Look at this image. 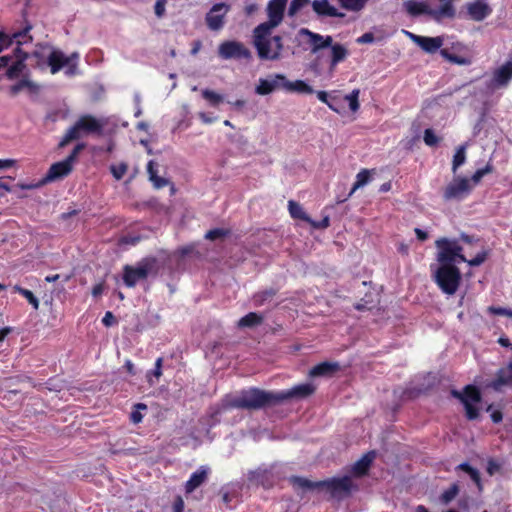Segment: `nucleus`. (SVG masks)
<instances>
[{
  "mask_svg": "<svg viewBox=\"0 0 512 512\" xmlns=\"http://www.w3.org/2000/svg\"><path fill=\"white\" fill-rule=\"evenodd\" d=\"M291 482L294 486H298L302 489H323V484H321V481L313 482L303 477H293Z\"/></svg>",
  "mask_w": 512,
  "mask_h": 512,
  "instance_id": "nucleus-40",
  "label": "nucleus"
},
{
  "mask_svg": "<svg viewBox=\"0 0 512 512\" xmlns=\"http://www.w3.org/2000/svg\"><path fill=\"white\" fill-rule=\"evenodd\" d=\"M86 148V144L84 142L78 143L75 145L71 153L64 159L68 162L72 167H74L75 162L77 161L78 155L81 151Z\"/></svg>",
  "mask_w": 512,
  "mask_h": 512,
  "instance_id": "nucleus-50",
  "label": "nucleus"
},
{
  "mask_svg": "<svg viewBox=\"0 0 512 512\" xmlns=\"http://www.w3.org/2000/svg\"><path fill=\"white\" fill-rule=\"evenodd\" d=\"M330 47L332 52L331 66H336L346 58L348 51L343 45L339 43L334 45L331 44Z\"/></svg>",
  "mask_w": 512,
  "mask_h": 512,
  "instance_id": "nucleus-38",
  "label": "nucleus"
},
{
  "mask_svg": "<svg viewBox=\"0 0 512 512\" xmlns=\"http://www.w3.org/2000/svg\"><path fill=\"white\" fill-rule=\"evenodd\" d=\"M13 290L17 293H19L21 296H23L31 305L32 307L35 309V310H38L39 309V300L38 298L34 295V293L26 288H23L19 285H15L13 287Z\"/></svg>",
  "mask_w": 512,
  "mask_h": 512,
  "instance_id": "nucleus-41",
  "label": "nucleus"
},
{
  "mask_svg": "<svg viewBox=\"0 0 512 512\" xmlns=\"http://www.w3.org/2000/svg\"><path fill=\"white\" fill-rule=\"evenodd\" d=\"M158 164L154 160H150L147 164V173L149 180L157 189L163 188L168 184V180L158 175Z\"/></svg>",
  "mask_w": 512,
  "mask_h": 512,
  "instance_id": "nucleus-29",
  "label": "nucleus"
},
{
  "mask_svg": "<svg viewBox=\"0 0 512 512\" xmlns=\"http://www.w3.org/2000/svg\"><path fill=\"white\" fill-rule=\"evenodd\" d=\"M340 369L339 364L334 362H321L315 365L309 372L312 377L332 376Z\"/></svg>",
  "mask_w": 512,
  "mask_h": 512,
  "instance_id": "nucleus-26",
  "label": "nucleus"
},
{
  "mask_svg": "<svg viewBox=\"0 0 512 512\" xmlns=\"http://www.w3.org/2000/svg\"><path fill=\"white\" fill-rule=\"evenodd\" d=\"M161 267L159 258L155 256L144 257L136 266L125 265L123 267V282L125 286L132 288L137 282L147 279L149 275L156 276Z\"/></svg>",
  "mask_w": 512,
  "mask_h": 512,
  "instance_id": "nucleus-3",
  "label": "nucleus"
},
{
  "mask_svg": "<svg viewBox=\"0 0 512 512\" xmlns=\"http://www.w3.org/2000/svg\"><path fill=\"white\" fill-rule=\"evenodd\" d=\"M313 11L320 17H343L344 14L339 12L329 3V0H313L311 2Z\"/></svg>",
  "mask_w": 512,
  "mask_h": 512,
  "instance_id": "nucleus-21",
  "label": "nucleus"
},
{
  "mask_svg": "<svg viewBox=\"0 0 512 512\" xmlns=\"http://www.w3.org/2000/svg\"><path fill=\"white\" fill-rule=\"evenodd\" d=\"M508 385H512V361L506 367H502L497 371L491 383V386L495 390H499L503 386Z\"/></svg>",
  "mask_w": 512,
  "mask_h": 512,
  "instance_id": "nucleus-23",
  "label": "nucleus"
},
{
  "mask_svg": "<svg viewBox=\"0 0 512 512\" xmlns=\"http://www.w3.org/2000/svg\"><path fill=\"white\" fill-rule=\"evenodd\" d=\"M82 129L81 127L79 126L78 122L76 121L74 123L73 126H71L67 131L66 133L64 134V136L62 137V139L60 140L59 144H58V148H64L65 146H67L70 142L74 141V140H78L80 137H81V133H82Z\"/></svg>",
  "mask_w": 512,
  "mask_h": 512,
  "instance_id": "nucleus-31",
  "label": "nucleus"
},
{
  "mask_svg": "<svg viewBox=\"0 0 512 512\" xmlns=\"http://www.w3.org/2000/svg\"><path fill=\"white\" fill-rule=\"evenodd\" d=\"M199 119L204 123V124H211L213 122L216 121V117L214 116H211L209 115L208 113H205V112H200L199 113Z\"/></svg>",
  "mask_w": 512,
  "mask_h": 512,
  "instance_id": "nucleus-61",
  "label": "nucleus"
},
{
  "mask_svg": "<svg viewBox=\"0 0 512 512\" xmlns=\"http://www.w3.org/2000/svg\"><path fill=\"white\" fill-rule=\"evenodd\" d=\"M219 56L223 59H250L251 52L245 45L238 41H225L218 49Z\"/></svg>",
  "mask_w": 512,
  "mask_h": 512,
  "instance_id": "nucleus-10",
  "label": "nucleus"
},
{
  "mask_svg": "<svg viewBox=\"0 0 512 512\" xmlns=\"http://www.w3.org/2000/svg\"><path fill=\"white\" fill-rule=\"evenodd\" d=\"M104 287H105V284H104L103 281L98 283V284H96V285H94L93 288H92V295L94 297L101 296L103 291H104Z\"/></svg>",
  "mask_w": 512,
  "mask_h": 512,
  "instance_id": "nucleus-62",
  "label": "nucleus"
},
{
  "mask_svg": "<svg viewBox=\"0 0 512 512\" xmlns=\"http://www.w3.org/2000/svg\"><path fill=\"white\" fill-rule=\"evenodd\" d=\"M282 86V82L276 78V74L273 79H260L256 86L255 92L259 95H268L272 93L276 88Z\"/></svg>",
  "mask_w": 512,
  "mask_h": 512,
  "instance_id": "nucleus-28",
  "label": "nucleus"
},
{
  "mask_svg": "<svg viewBox=\"0 0 512 512\" xmlns=\"http://www.w3.org/2000/svg\"><path fill=\"white\" fill-rule=\"evenodd\" d=\"M451 395L462 402L468 420H475L478 418L479 409L475 406V404L481 401V393L476 386L467 385L465 386L463 392H459L453 389L451 390Z\"/></svg>",
  "mask_w": 512,
  "mask_h": 512,
  "instance_id": "nucleus-5",
  "label": "nucleus"
},
{
  "mask_svg": "<svg viewBox=\"0 0 512 512\" xmlns=\"http://www.w3.org/2000/svg\"><path fill=\"white\" fill-rule=\"evenodd\" d=\"M443 4L433 10V19L435 21H441L444 18L452 19L455 17L456 10L453 5L454 0H439Z\"/></svg>",
  "mask_w": 512,
  "mask_h": 512,
  "instance_id": "nucleus-25",
  "label": "nucleus"
},
{
  "mask_svg": "<svg viewBox=\"0 0 512 512\" xmlns=\"http://www.w3.org/2000/svg\"><path fill=\"white\" fill-rule=\"evenodd\" d=\"M317 98L325 103L332 111L336 112V113H340V109L337 107V106H334V102L337 101V97L336 96H330L328 95V93L326 91H318L317 92Z\"/></svg>",
  "mask_w": 512,
  "mask_h": 512,
  "instance_id": "nucleus-46",
  "label": "nucleus"
},
{
  "mask_svg": "<svg viewBox=\"0 0 512 512\" xmlns=\"http://www.w3.org/2000/svg\"><path fill=\"white\" fill-rule=\"evenodd\" d=\"M487 256H488V252L482 251V252L478 253L474 258L467 261V263L469 266H472V267L479 266L485 262V260L487 259Z\"/></svg>",
  "mask_w": 512,
  "mask_h": 512,
  "instance_id": "nucleus-54",
  "label": "nucleus"
},
{
  "mask_svg": "<svg viewBox=\"0 0 512 512\" xmlns=\"http://www.w3.org/2000/svg\"><path fill=\"white\" fill-rule=\"evenodd\" d=\"M323 488L327 489L333 497H346L349 496L352 490H357L349 476L333 477L331 479L322 480Z\"/></svg>",
  "mask_w": 512,
  "mask_h": 512,
  "instance_id": "nucleus-6",
  "label": "nucleus"
},
{
  "mask_svg": "<svg viewBox=\"0 0 512 512\" xmlns=\"http://www.w3.org/2000/svg\"><path fill=\"white\" fill-rule=\"evenodd\" d=\"M272 30L258 25L253 30V45L261 60H278L283 51V39L279 35L272 36Z\"/></svg>",
  "mask_w": 512,
  "mask_h": 512,
  "instance_id": "nucleus-2",
  "label": "nucleus"
},
{
  "mask_svg": "<svg viewBox=\"0 0 512 512\" xmlns=\"http://www.w3.org/2000/svg\"><path fill=\"white\" fill-rule=\"evenodd\" d=\"M456 470H461V471L467 473L470 476L471 480L476 484L478 489L480 491L482 490L481 475H480V472L476 468L472 467L469 463L464 462V463L459 464L456 467Z\"/></svg>",
  "mask_w": 512,
  "mask_h": 512,
  "instance_id": "nucleus-34",
  "label": "nucleus"
},
{
  "mask_svg": "<svg viewBox=\"0 0 512 512\" xmlns=\"http://www.w3.org/2000/svg\"><path fill=\"white\" fill-rule=\"evenodd\" d=\"M490 417L493 423H500L503 419V414L501 410H493L490 414Z\"/></svg>",
  "mask_w": 512,
  "mask_h": 512,
  "instance_id": "nucleus-64",
  "label": "nucleus"
},
{
  "mask_svg": "<svg viewBox=\"0 0 512 512\" xmlns=\"http://www.w3.org/2000/svg\"><path fill=\"white\" fill-rule=\"evenodd\" d=\"M30 29H31V27L27 26L25 29L14 33L12 36H9V35L5 34L4 32L0 31V53L4 49L8 48L13 43L14 40L17 42V44H21L20 38L26 37V35Z\"/></svg>",
  "mask_w": 512,
  "mask_h": 512,
  "instance_id": "nucleus-27",
  "label": "nucleus"
},
{
  "mask_svg": "<svg viewBox=\"0 0 512 512\" xmlns=\"http://www.w3.org/2000/svg\"><path fill=\"white\" fill-rule=\"evenodd\" d=\"M277 293L278 290L275 288L259 291L253 295V303L256 307L263 306L266 302L271 301Z\"/></svg>",
  "mask_w": 512,
  "mask_h": 512,
  "instance_id": "nucleus-33",
  "label": "nucleus"
},
{
  "mask_svg": "<svg viewBox=\"0 0 512 512\" xmlns=\"http://www.w3.org/2000/svg\"><path fill=\"white\" fill-rule=\"evenodd\" d=\"M128 170V165L121 162L117 165H111L110 171L116 180H121Z\"/></svg>",
  "mask_w": 512,
  "mask_h": 512,
  "instance_id": "nucleus-51",
  "label": "nucleus"
},
{
  "mask_svg": "<svg viewBox=\"0 0 512 512\" xmlns=\"http://www.w3.org/2000/svg\"><path fill=\"white\" fill-rule=\"evenodd\" d=\"M229 10L225 3L214 4L206 15V24L210 30L218 31L224 26V18Z\"/></svg>",
  "mask_w": 512,
  "mask_h": 512,
  "instance_id": "nucleus-13",
  "label": "nucleus"
},
{
  "mask_svg": "<svg viewBox=\"0 0 512 512\" xmlns=\"http://www.w3.org/2000/svg\"><path fill=\"white\" fill-rule=\"evenodd\" d=\"M315 392L311 383H303L284 391H266L252 387L242 390L240 394L228 402V407L243 410H260L283 403L290 399H304Z\"/></svg>",
  "mask_w": 512,
  "mask_h": 512,
  "instance_id": "nucleus-1",
  "label": "nucleus"
},
{
  "mask_svg": "<svg viewBox=\"0 0 512 512\" xmlns=\"http://www.w3.org/2000/svg\"><path fill=\"white\" fill-rule=\"evenodd\" d=\"M257 10L258 5L256 3H250L244 7V12L247 16L253 15Z\"/></svg>",
  "mask_w": 512,
  "mask_h": 512,
  "instance_id": "nucleus-63",
  "label": "nucleus"
},
{
  "mask_svg": "<svg viewBox=\"0 0 512 512\" xmlns=\"http://www.w3.org/2000/svg\"><path fill=\"white\" fill-rule=\"evenodd\" d=\"M73 171L72 165L65 160L53 163L48 169L45 176L42 178V184L46 185L58 180H61Z\"/></svg>",
  "mask_w": 512,
  "mask_h": 512,
  "instance_id": "nucleus-14",
  "label": "nucleus"
},
{
  "mask_svg": "<svg viewBox=\"0 0 512 512\" xmlns=\"http://www.w3.org/2000/svg\"><path fill=\"white\" fill-rule=\"evenodd\" d=\"M276 78L282 82V87L287 91L297 92L302 94H312L314 89L303 80H296L294 82L288 81L285 75L276 74Z\"/></svg>",
  "mask_w": 512,
  "mask_h": 512,
  "instance_id": "nucleus-22",
  "label": "nucleus"
},
{
  "mask_svg": "<svg viewBox=\"0 0 512 512\" xmlns=\"http://www.w3.org/2000/svg\"><path fill=\"white\" fill-rule=\"evenodd\" d=\"M433 280L447 295H454L460 287L462 274L456 265H439L433 272Z\"/></svg>",
  "mask_w": 512,
  "mask_h": 512,
  "instance_id": "nucleus-4",
  "label": "nucleus"
},
{
  "mask_svg": "<svg viewBox=\"0 0 512 512\" xmlns=\"http://www.w3.org/2000/svg\"><path fill=\"white\" fill-rule=\"evenodd\" d=\"M375 170H369V169H362L358 172L356 175V181L353 184V187L349 193V195H352L357 189L363 187L371 180V175L374 173Z\"/></svg>",
  "mask_w": 512,
  "mask_h": 512,
  "instance_id": "nucleus-35",
  "label": "nucleus"
},
{
  "mask_svg": "<svg viewBox=\"0 0 512 512\" xmlns=\"http://www.w3.org/2000/svg\"><path fill=\"white\" fill-rule=\"evenodd\" d=\"M25 88H27L30 91L34 92V91L37 90L38 87L32 81L24 78V79L19 80L17 83L13 84L12 86H10L9 93L12 96H16Z\"/></svg>",
  "mask_w": 512,
  "mask_h": 512,
  "instance_id": "nucleus-36",
  "label": "nucleus"
},
{
  "mask_svg": "<svg viewBox=\"0 0 512 512\" xmlns=\"http://www.w3.org/2000/svg\"><path fill=\"white\" fill-rule=\"evenodd\" d=\"M310 3V0H292L289 9L288 14L290 16L295 15L299 10H301L304 6Z\"/></svg>",
  "mask_w": 512,
  "mask_h": 512,
  "instance_id": "nucleus-52",
  "label": "nucleus"
},
{
  "mask_svg": "<svg viewBox=\"0 0 512 512\" xmlns=\"http://www.w3.org/2000/svg\"><path fill=\"white\" fill-rule=\"evenodd\" d=\"M208 474L209 468L205 466H201L199 469L193 472L188 481L185 483V492L190 494L195 491L207 480Z\"/></svg>",
  "mask_w": 512,
  "mask_h": 512,
  "instance_id": "nucleus-20",
  "label": "nucleus"
},
{
  "mask_svg": "<svg viewBox=\"0 0 512 512\" xmlns=\"http://www.w3.org/2000/svg\"><path fill=\"white\" fill-rule=\"evenodd\" d=\"M512 80V61H507L499 68L495 69L492 78L486 83L490 91L506 88Z\"/></svg>",
  "mask_w": 512,
  "mask_h": 512,
  "instance_id": "nucleus-11",
  "label": "nucleus"
},
{
  "mask_svg": "<svg viewBox=\"0 0 512 512\" xmlns=\"http://www.w3.org/2000/svg\"><path fill=\"white\" fill-rule=\"evenodd\" d=\"M492 8L486 2L476 0L466 4V12L469 19L480 22L491 15Z\"/></svg>",
  "mask_w": 512,
  "mask_h": 512,
  "instance_id": "nucleus-16",
  "label": "nucleus"
},
{
  "mask_svg": "<svg viewBox=\"0 0 512 512\" xmlns=\"http://www.w3.org/2000/svg\"><path fill=\"white\" fill-rule=\"evenodd\" d=\"M473 186L470 184V180L465 177L454 178L444 189L443 198L445 201L460 200L465 196L469 195L472 191Z\"/></svg>",
  "mask_w": 512,
  "mask_h": 512,
  "instance_id": "nucleus-9",
  "label": "nucleus"
},
{
  "mask_svg": "<svg viewBox=\"0 0 512 512\" xmlns=\"http://www.w3.org/2000/svg\"><path fill=\"white\" fill-rule=\"evenodd\" d=\"M263 321V317L255 312H249L245 316H243L239 322V327H255L259 324H261Z\"/></svg>",
  "mask_w": 512,
  "mask_h": 512,
  "instance_id": "nucleus-39",
  "label": "nucleus"
},
{
  "mask_svg": "<svg viewBox=\"0 0 512 512\" xmlns=\"http://www.w3.org/2000/svg\"><path fill=\"white\" fill-rule=\"evenodd\" d=\"M162 363L163 359L159 357L155 362V368L152 371H150L149 374H152L154 377L159 379L160 376L162 375Z\"/></svg>",
  "mask_w": 512,
  "mask_h": 512,
  "instance_id": "nucleus-57",
  "label": "nucleus"
},
{
  "mask_svg": "<svg viewBox=\"0 0 512 512\" xmlns=\"http://www.w3.org/2000/svg\"><path fill=\"white\" fill-rule=\"evenodd\" d=\"M25 69V57H22L21 59L14 60L11 65L7 66L5 76L10 80L17 79L21 74H23Z\"/></svg>",
  "mask_w": 512,
  "mask_h": 512,
  "instance_id": "nucleus-30",
  "label": "nucleus"
},
{
  "mask_svg": "<svg viewBox=\"0 0 512 512\" xmlns=\"http://www.w3.org/2000/svg\"><path fill=\"white\" fill-rule=\"evenodd\" d=\"M286 4L287 0H270L267 6L269 19L260 25L266 26L268 30L278 26L283 20Z\"/></svg>",
  "mask_w": 512,
  "mask_h": 512,
  "instance_id": "nucleus-12",
  "label": "nucleus"
},
{
  "mask_svg": "<svg viewBox=\"0 0 512 512\" xmlns=\"http://www.w3.org/2000/svg\"><path fill=\"white\" fill-rule=\"evenodd\" d=\"M436 245L439 248L437 261L440 263V265H456V259L451 247V241L446 238H441L436 241Z\"/></svg>",
  "mask_w": 512,
  "mask_h": 512,
  "instance_id": "nucleus-18",
  "label": "nucleus"
},
{
  "mask_svg": "<svg viewBox=\"0 0 512 512\" xmlns=\"http://www.w3.org/2000/svg\"><path fill=\"white\" fill-rule=\"evenodd\" d=\"M288 210H289L290 216L293 219H299L306 223L311 221V217L304 211L303 207L299 203L295 202L294 200H290L288 202Z\"/></svg>",
  "mask_w": 512,
  "mask_h": 512,
  "instance_id": "nucleus-32",
  "label": "nucleus"
},
{
  "mask_svg": "<svg viewBox=\"0 0 512 512\" xmlns=\"http://www.w3.org/2000/svg\"><path fill=\"white\" fill-rule=\"evenodd\" d=\"M148 409L147 405L144 403H136L133 406L132 412L130 413V421L133 424H139L142 422L144 415L142 411H146Z\"/></svg>",
  "mask_w": 512,
  "mask_h": 512,
  "instance_id": "nucleus-43",
  "label": "nucleus"
},
{
  "mask_svg": "<svg viewBox=\"0 0 512 512\" xmlns=\"http://www.w3.org/2000/svg\"><path fill=\"white\" fill-rule=\"evenodd\" d=\"M375 456H376L375 451H369V452L365 453L359 460H357L353 464V466L351 468L352 475L355 477L365 476L368 473V471L375 459Z\"/></svg>",
  "mask_w": 512,
  "mask_h": 512,
  "instance_id": "nucleus-19",
  "label": "nucleus"
},
{
  "mask_svg": "<svg viewBox=\"0 0 512 512\" xmlns=\"http://www.w3.org/2000/svg\"><path fill=\"white\" fill-rule=\"evenodd\" d=\"M494 171V166L491 162H488L485 167L483 168H480L478 170H476L474 172V174L471 176V178L469 179L470 180V183L472 182L473 185H477L478 183H480V181L482 180V178L487 175V174H490Z\"/></svg>",
  "mask_w": 512,
  "mask_h": 512,
  "instance_id": "nucleus-42",
  "label": "nucleus"
},
{
  "mask_svg": "<svg viewBox=\"0 0 512 512\" xmlns=\"http://www.w3.org/2000/svg\"><path fill=\"white\" fill-rule=\"evenodd\" d=\"M102 323L106 326V327H109V326H112L113 324L116 323V318L115 316L113 315L112 312L110 311H107L102 319Z\"/></svg>",
  "mask_w": 512,
  "mask_h": 512,
  "instance_id": "nucleus-58",
  "label": "nucleus"
},
{
  "mask_svg": "<svg viewBox=\"0 0 512 512\" xmlns=\"http://www.w3.org/2000/svg\"><path fill=\"white\" fill-rule=\"evenodd\" d=\"M47 64L50 67V71L52 74L58 73L63 67L67 66L65 74L68 76H73L77 71V64L71 63V58L66 56L60 50H52L47 57Z\"/></svg>",
  "mask_w": 512,
  "mask_h": 512,
  "instance_id": "nucleus-8",
  "label": "nucleus"
},
{
  "mask_svg": "<svg viewBox=\"0 0 512 512\" xmlns=\"http://www.w3.org/2000/svg\"><path fill=\"white\" fill-rule=\"evenodd\" d=\"M299 33L308 37V43L311 45V52L316 53L321 49L330 47L333 39L331 36H323L312 32L307 28L300 29Z\"/></svg>",
  "mask_w": 512,
  "mask_h": 512,
  "instance_id": "nucleus-17",
  "label": "nucleus"
},
{
  "mask_svg": "<svg viewBox=\"0 0 512 512\" xmlns=\"http://www.w3.org/2000/svg\"><path fill=\"white\" fill-rule=\"evenodd\" d=\"M202 97L207 100L211 106L214 107L218 106L224 100L222 95L210 89L202 90Z\"/></svg>",
  "mask_w": 512,
  "mask_h": 512,
  "instance_id": "nucleus-45",
  "label": "nucleus"
},
{
  "mask_svg": "<svg viewBox=\"0 0 512 512\" xmlns=\"http://www.w3.org/2000/svg\"><path fill=\"white\" fill-rule=\"evenodd\" d=\"M77 122L83 133L86 134H96L98 136H103L112 135L114 133V129H105L106 125L108 124L107 119H97L90 114H85L80 116Z\"/></svg>",
  "mask_w": 512,
  "mask_h": 512,
  "instance_id": "nucleus-7",
  "label": "nucleus"
},
{
  "mask_svg": "<svg viewBox=\"0 0 512 512\" xmlns=\"http://www.w3.org/2000/svg\"><path fill=\"white\" fill-rule=\"evenodd\" d=\"M374 39H375V37L372 32H366L357 39V43H359V44L372 43L374 41Z\"/></svg>",
  "mask_w": 512,
  "mask_h": 512,
  "instance_id": "nucleus-59",
  "label": "nucleus"
},
{
  "mask_svg": "<svg viewBox=\"0 0 512 512\" xmlns=\"http://www.w3.org/2000/svg\"><path fill=\"white\" fill-rule=\"evenodd\" d=\"M459 493L458 484H452L448 489H446L440 496V500L443 504H449Z\"/></svg>",
  "mask_w": 512,
  "mask_h": 512,
  "instance_id": "nucleus-48",
  "label": "nucleus"
},
{
  "mask_svg": "<svg viewBox=\"0 0 512 512\" xmlns=\"http://www.w3.org/2000/svg\"><path fill=\"white\" fill-rule=\"evenodd\" d=\"M340 7L351 12H359L365 8L369 0H336Z\"/></svg>",
  "mask_w": 512,
  "mask_h": 512,
  "instance_id": "nucleus-37",
  "label": "nucleus"
},
{
  "mask_svg": "<svg viewBox=\"0 0 512 512\" xmlns=\"http://www.w3.org/2000/svg\"><path fill=\"white\" fill-rule=\"evenodd\" d=\"M411 40L419 46L424 52L429 54L436 53L443 45V38L440 36L437 37H428L415 35L413 33H409Z\"/></svg>",
  "mask_w": 512,
  "mask_h": 512,
  "instance_id": "nucleus-15",
  "label": "nucleus"
},
{
  "mask_svg": "<svg viewBox=\"0 0 512 512\" xmlns=\"http://www.w3.org/2000/svg\"><path fill=\"white\" fill-rule=\"evenodd\" d=\"M167 0H157L154 5V12L158 18H162L165 14V6Z\"/></svg>",
  "mask_w": 512,
  "mask_h": 512,
  "instance_id": "nucleus-56",
  "label": "nucleus"
},
{
  "mask_svg": "<svg viewBox=\"0 0 512 512\" xmlns=\"http://www.w3.org/2000/svg\"><path fill=\"white\" fill-rule=\"evenodd\" d=\"M359 95L360 90L354 89L351 93L345 95L344 100L348 102L349 108L352 112H356L359 110L360 104H359Z\"/></svg>",
  "mask_w": 512,
  "mask_h": 512,
  "instance_id": "nucleus-47",
  "label": "nucleus"
},
{
  "mask_svg": "<svg viewBox=\"0 0 512 512\" xmlns=\"http://www.w3.org/2000/svg\"><path fill=\"white\" fill-rule=\"evenodd\" d=\"M405 10L410 16L416 17L422 14L429 15L433 19V10L425 2L408 0L404 3Z\"/></svg>",
  "mask_w": 512,
  "mask_h": 512,
  "instance_id": "nucleus-24",
  "label": "nucleus"
},
{
  "mask_svg": "<svg viewBox=\"0 0 512 512\" xmlns=\"http://www.w3.org/2000/svg\"><path fill=\"white\" fill-rule=\"evenodd\" d=\"M315 229H326L330 226V218L328 215L323 217L321 221H315L311 218V221L308 222Z\"/></svg>",
  "mask_w": 512,
  "mask_h": 512,
  "instance_id": "nucleus-55",
  "label": "nucleus"
},
{
  "mask_svg": "<svg viewBox=\"0 0 512 512\" xmlns=\"http://www.w3.org/2000/svg\"><path fill=\"white\" fill-rule=\"evenodd\" d=\"M184 501L181 496H177L173 502V512H183L184 511Z\"/></svg>",
  "mask_w": 512,
  "mask_h": 512,
  "instance_id": "nucleus-60",
  "label": "nucleus"
},
{
  "mask_svg": "<svg viewBox=\"0 0 512 512\" xmlns=\"http://www.w3.org/2000/svg\"><path fill=\"white\" fill-rule=\"evenodd\" d=\"M466 160V148L465 146H460L456 150L453 161H452V171L455 173L458 168L465 163Z\"/></svg>",
  "mask_w": 512,
  "mask_h": 512,
  "instance_id": "nucleus-44",
  "label": "nucleus"
},
{
  "mask_svg": "<svg viewBox=\"0 0 512 512\" xmlns=\"http://www.w3.org/2000/svg\"><path fill=\"white\" fill-rule=\"evenodd\" d=\"M424 142L428 146H435L439 142V138L436 136L432 129H426L423 136Z\"/></svg>",
  "mask_w": 512,
  "mask_h": 512,
  "instance_id": "nucleus-53",
  "label": "nucleus"
},
{
  "mask_svg": "<svg viewBox=\"0 0 512 512\" xmlns=\"http://www.w3.org/2000/svg\"><path fill=\"white\" fill-rule=\"evenodd\" d=\"M229 234H230V230H228V229L215 228V229H211V230H209V231L205 234V238H206L207 240L215 241V240H217V239L225 238V237H227Z\"/></svg>",
  "mask_w": 512,
  "mask_h": 512,
  "instance_id": "nucleus-49",
  "label": "nucleus"
}]
</instances>
